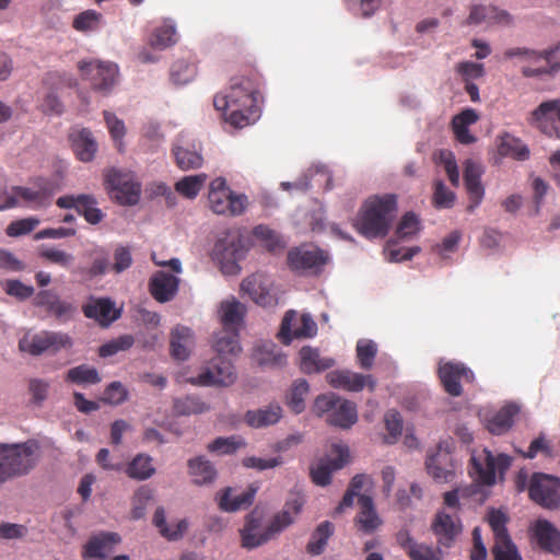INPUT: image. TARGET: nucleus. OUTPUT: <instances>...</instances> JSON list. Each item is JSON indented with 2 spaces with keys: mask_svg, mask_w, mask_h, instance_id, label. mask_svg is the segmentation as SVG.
<instances>
[{
  "mask_svg": "<svg viewBox=\"0 0 560 560\" xmlns=\"http://www.w3.org/2000/svg\"><path fill=\"white\" fill-rule=\"evenodd\" d=\"M71 347L72 339L68 334L61 331L42 330L30 338H23L19 341V349L33 357H38L46 352L55 354L61 349H69Z\"/></svg>",
  "mask_w": 560,
  "mask_h": 560,
  "instance_id": "obj_9",
  "label": "nucleus"
},
{
  "mask_svg": "<svg viewBox=\"0 0 560 560\" xmlns=\"http://www.w3.org/2000/svg\"><path fill=\"white\" fill-rule=\"evenodd\" d=\"M69 139L72 150L80 161L90 162L94 159L97 143L89 129H73L69 135Z\"/></svg>",
  "mask_w": 560,
  "mask_h": 560,
  "instance_id": "obj_26",
  "label": "nucleus"
},
{
  "mask_svg": "<svg viewBox=\"0 0 560 560\" xmlns=\"http://www.w3.org/2000/svg\"><path fill=\"white\" fill-rule=\"evenodd\" d=\"M489 526L491 527L494 540L509 535L506 523L508 516L500 510H490L487 515Z\"/></svg>",
  "mask_w": 560,
  "mask_h": 560,
  "instance_id": "obj_60",
  "label": "nucleus"
},
{
  "mask_svg": "<svg viewBox=\"0 0 560 560\" xmlns=\"http://www.w3.org/2000/svg\"><path fill=\"white\" fill-rule=\"evenodd\" d=\"M195 345L194 332L185 326H176L171 331V355L175 360L184 361L188 359Z\"/></svg>",
  "mask_w": 560,
  "mask_h": 560,
  "instance_id": "obj_27",
  "label": "nucleus"
},
{
  "mask_svg": "<svg viewBox=\"0 0 560 560\" xmlns=\"http://www.w3.org/2000/svg\"><path fill=\"white\" fill-rule=\"evenodd\" d=\"M261 75L254 68H246L231 78L225 93L213 98L217 110L224 112V119L234 128L242 129L254 124L260 115Z\"/></svg>",
  "mask_w": 560,
  "mask_h": 560,
  "instance_id": "obj_1",
  "label": "nucleus"
},
{
  "mask_svg": "<svg viewBox=\"0 0 560 560\" xmlns=\"http://www.w3.org/2000/svg\"><path fill=\"white\" fill-rule=\"evenodd\" d=\"M125 471L130 479L142 481L150 479L156 469L150 455L139 453L129 462Z\"/></svg>",
  "mask_w": 560,
  "mask_h": 560,
  "instance_id": "obj_36",
  "label": "nucleus"
},
{
  "mask_svg": "<svg viewBox=\"0 0 560 560\" xmlns=\"http://www.w3.org/2000/svg\"><path fill=\"white\" fill-rule=\"evenodd\" d=\"M36 187L37 189L24 186H13L11 190L32 208L37 209L47 207L54 194L51 183L39 178L36 182Z\"/></svg>",
  "mask_w": 560,
  "mask_h": 560,
  "instance_id": "obj_24",
  "label": "nucleus"
},
{
  "mask_svg": "<svg viewBox=\"0 0 560 560\" xmlns=\"http://www.w3.org/2000/svg\"><path fill=\"white\" fill-rule=\"evenodd\" d=\"M135 339L131 335H122L102 345L98 349V354L102 358L112 357L120 351L130 349Z\"/></svg>",
  "mask_w": 560,
  "mask_h": 560,
  "instance_id": "obj_56",
  "label": "nucleus"
},
{
  "mask_svg": "<svg viewBox=\"0 0 560 560\" xmlns=\"http://www.w3.org/2000/svg\"><path fill=\"white\" fill-rule=\"evenodd\" d=\"M208 176L203 173L197 175L185 176L175 184V190L189 199L197 197Z\"/></svg>",
  "mask_w": 560,
  "mask_h": 560,
  "instance_id": "obj_47",
  "label": "nucleus"
},
{
  "mask_svg": "<svg viewBox=\"0 0 560 560\" xmlns=\"http://www.w3.org/2000/svg\"><path fill=\"white\" fill-rule=\"evenodd\" d=\"M176 31L173 25H162L156 27L150 36L149 44L156 49H165L176 42Z\"/></svg>",
  "mask_w": 560,
  "mask_h": 560,
  "instance_id": "obj_54",
  "label": "nucleus"
},
{
  "mask_svg": "<svg viewBox=\"0 0 560 560\" xmlns=\"http://www.w3.org/2000/svg\"><path fill=\"white\" fill-rule=\"evenodd\" d=\"M439 377L444 390L454 397H458L463 394L462 382L472 383L475 380L472 371L460 362L440 364Z\"/></svg>",
  "mask_w": 560,
  "mask_h": 560,
  "instance_id": "obj_18",
  "label": "nucleus"
},
{
  "mask_svg": "<svg viewBox=\"0 0 560 560\" xmlns=\"http://www.w3.org/2000/svg\"><path fill=\"white\" fill-rule=\"evenodd\" d=\"M529 122L546 136L560 139V98L542 102L532 112Z\"/></svg>",
  "mask_w": 560,
  "mask_h": 560,
  "instance_id": "obj_15",
  "label": "nucleus"
},
{
  "mask_svg": "<svg viewBox=\"0 0 560 560\" xmlns=\"http://www.w3.org/2000/svg\"><path fill=\"white\" fill-rule=\"evenodd\" d=\"M528 493L529 498L539 505L550 510H560V481L558 478L541 472L534 474Z\"/></svg>",
  "mask_w": 560,
  "mask_h": 560,
  "instance_id": "obj_12",
  "label": "nucleus"
},
{
  "mask_svg": "<svg viewBox=\"0 0 560 560\" xmlns=\"http://www.w3.org/2000/svg\"><path fill=\"white\" fill-rule=\"evenodd\" d=\"M82 312L85 317L94 319L102 327H108L120 317V311L115 307V303L108 298H91L82 306Z\"/></svg>",
  "mask_w": 560,
  "mask_h": 560,
  "instance_id": "obj_22",
  "label": "nucleus"
},
{
  "mask_svg": "<svg viewBox=\"0 0 560 560\" xmlns=\"http://www.w3.org/2000/svg\"><path fill=\"white\" fill-rule=\"evenodd\" d=\"M128 398V390L120 382H112L104 390L103 401L120 405Z\"/></svg>",
  "mask_w": 560,
  "mask_h": 560,
  "instance_id": "obj_64",
  "label": "nucleus"
},
{
  "mask_svg": "<svg viewBox=\"0 0 560 560\" xmlns=\"http://www.w3.org/2000/svg\"><path fill=\"white\" fill-rule=\"evenodd\" d=\"M213 348L218 357L236 354L241 351L237 329L223 328L214 335Z\"/></svg>",
  "mask_w": 560,
  "mask_h": 560,
  "instance_id": "obj_40",
  "label": "nucleus"
},
{
  "mask_svg": "<svg viewBox=\"0 0 560 560\" xmlns=\"http://www.w3.org/2000/svg\"><path fill=\"white\" fill-rule=\"evenodd\" d=\"M220 313L224 328L237 329L246 314V307L235 298H232L221 302Z\"/></svg>",
  "mask_w": 560,
  "mask_h": 560,
  "instance_id": "obj_37",
  "label": "nucleus"
},
{
  "mask_svg": "<svg viewBox=\"0 0 560 560\" xmlns=\"http://www.w3.org/2000/svg\"><path fill=\"white\" fill-rule=\"evenodd\" d=\"M335 365V360L320 355L318 349L304 346L300 350V368L306 374L319 373Z\"/></svg>",
  "mask_w": 560,
  "mask_h": 560,
  "instance_id": "obj_29",
  "label": "nucleus"
},
{
  "mask_svg": "<svg viewBox=\"0 0 560 560\" xmlns=\"http://www.w3.org/2000/svg\"><path fill=\"white\" fill-rule=\"evenodd\" d=\"M256 488H249L240 494L232 497V489L226 488L220 497L219 506L226 512H235L249 506L256 493Z\"/></svg>",
  "mask_w": 560,
  "mask_h": 560,
  "instance_id": "obj_39",
  "label": "nucleus"
},
{
  "mask_svg": "<svg viewBox=\"0 0 560 560\" xmlns=\"http://www.w3.org/2000/svg\"><path fill=\"white\" fill-rule=\"evenodd\" d=\"M174 410L177 415L189 416L202 413L209 410V406L196 396H186L174 401Z\"/></svg>",
  "mask_w": 560,
  "mask_h": 560,
  "instance_id": "obj_52",
  "label": "nucleus"
},
{
  "mask_svg": "<svg viewBox=\"0 0 560 560\" xmlns=\"http://www.w3.org/2000/svg\"><path fill=\"white\" fill-rule=\"evenodd\" d=\"M282 417V408L279 405H269L256 410H248L245 421L249 427L262 428L277 423Z\"/></svg>",
  "mask_w": 560,
  "mask_h": 560,
  "instance_id": "obj_34",
  "label": "nucleus"
},
{
  "mask_svg": "<svg viewBox=\"0 0 560 560\" xmlns=\"http://www.w3.org/2000/svg\"><path fill=\"white\" fill-rule=\"evenodd\" d=\"M66 382L78 385H92L101 382V376L95 368L81 364L68 370Z\"/></svg>",
  "mask_w": 560,
  "mask_h": 560,
  "instance_id": "obj_43",
  "label": "nucleus"
},
{
  "mask_svg": "<svg viewBox=\"0 0 560 560\" xmlns=\"http://www.w3.org/2000/svg\"><path fill=\"white\" fill-rule=\"evenodd\" d=\"M38 256L45 261L57 265L65 269H70L74 261V256L66 250L43 245L38 249Z\"/></svg>",
  "mask_w": 560,
  "mask_h": 560,
  "instance_id": "obj_46",
  "label": "nucleus"
},
{
  "mask_svg": "<svg viewBox=\"0 0 560 560\" xmlns=\"http://www.w3.org/2000/svg\"><path fill=\"white\" fill-rule=\"evenodd\" d=\"M317 332V325L308 314L298 318V313L288 311L282 319L279 338L284 345H289L294 338H312Z\"/></svg>",
  "mask_w": 560,
  "mask_h": 560,
  "instance_id": "obj_14",
  "label": "nucleus"
},
{
  "mask_svg": "<svg viewBox=\"0 0 560 560\" xmlns=\"http://www.w3.org/2000/svg\"><path fill=\"white\" fill-rule=\"evenodd\" d=\"M357 359L361 369L370 370L377 354V346L373 340L360 339L357 342Z\"/></svg>",
  "mask_w": 560,
  "mask_h": 560,
  "instance_id": "obj_53",
  "label": "nucleus"
},
{
  "mask_svg": "<svg viewBox=\"0 0 560 560\" xmlns=\"http://www.w3.org/2000/svg\"><path fill=\"white\" fill-rule=\"evenodd\" d=\"M425 467L428 474L439 482H448L454 477L448 454L436 453L427 458Z\"/></svg>",
  "mask_w": 560,
  "mask_h": 560,
  "instance_id": "obj_32",
  "label": "nucleus"
},
{
  "mask_svg": "<svg viewBox=\"0 0 560 560\" xmlns=\"http://www.w3.org/2000/svg\"><path fill=\"white\" fill-rule=\"evenodd\" d=\"M431 527L440 548H451L462 533L459 521L444 512H439L435 515Z\"/></svg>",
  "mask_w": 560,
  "mask_h": 560,
  "instance_id": "obj_23",
  "label": "nucleus"
},
{
  "mask_svg": "<svg viewBox=\"0 0 560 560\" xmlns=\"http://www.w3.org/2000/svg\"><path fill=\"white\" fill-rule=\"evenodd\" d=\"M197 68L195 62L186 59H177L171 67V80L174 84H187L195 79Z\"/></svg>",
  "mask_w": 560,
  "mask_h": 560,
  "instance_id": "obj_45",
  "label": "nucleus"
},
{
  "mask_svg": "<svg viewBox=\"0 0 560 560\" xmlns=\"http://www.w3.org/2000/svg\"><path fill=\"white\" fill-rule=\"evenodd\" d=\"M178 283L177 277L158 271L150 279L149 290L158 302L165 303L174 299L178 290Z\"/></svg>",
  "mask_w": 560,
  "mask_h": 560,
  "instance_id": "obj_25",
  "label": "nucleus"
},
{
  "mask_svg": "<svg viewBox=\"0 0 560 560\" xmlns=\"http://www.w3.org/2000/svg\"><path fill=\"white\" fill-rule=\"evenodd\" d=\"M399 540L411 560H442L443 553L440 547L433 548L425 544L416 542L409 536L402 540V534Z\"/></svg>",
  "mask_w": 560,
  "mask_h": 560,
  "instance_id": "obj_35",
  "label": "nucleus"
},
{
  "mask_svg": "<svg viewBox=\"0 0 560 560\" xmlns=\"http://www.w3.org/2000/svg\"><path fill=\"white\" fill-rule=\"evenodd\" d=\"M106 184L113 197L124 206L137 205L141 196V184L132 173L110 170L106 174Z\"/></svg>",
  "mask_w": 560,
  "mask_h": 560,
  "instance_id": "obj_10",
  "label": "nucleus"
},
{
  "mask_svg": "<svg viewBox=\"0 0 560 560\" xmlns=\"http://www.w3.org/2000/svg\"><path fill=\"white\" fill-rule=\"evenodd\" d=\"M396 209L394 195L371 197L361 207L354 228L366 238L384 237L389 231Z\"/></svg>",
  "mask_w": 560,
  "mask_h": 560,
  "instance_id": "obj_2",
  "label": "nucleus"
},
{
  "mask_svg": "<svg viewBox=\"0 0 560 560\" xmlns=\"http://www.w3.org/2000/svg\"><path fill=\"white\" fill-rule=\"evenodd\" d=\"M310 386L305 380H298L293 383L287 395V405L294 413H301L305 409V397Z\"/></svg>",
  "mask_w": 560,
  "mask_h": 560,
  "instance_id": "obj_48",
  "label": "nucleus"
},
{
  "mask_svg": "<svg viewBox=\"0 0 560 560\" xmlns=\"http://www.w3.org/2000/svg\"><path fill=\"white\" fill-rule=\"evenodd\" d=\"M121 542L118 533L101 532L90 537L83 547L82 558L84 560H105L114 550L115 546Z\"/></svg>",
  "mask_w": 560,
  "mask_h": 560,
  "instance_id": "obj_19",
  "label": "nucleus"
},
{
  "mask_svg": "<svg viewBox=\"0 0 560 560\" xmlns=\"http://www.w3.org/2000/svg\"><path fill=\"white\" fill-rule=\"evenodd\" d=\"M494 560H522L510 535L495 539L492 547Z\"/></svg>",
  "mask_w": 560,
  "mask_h": 560,
  "instance_id": "obj_51",
  "label": "nucleus"
},
{
  "mask_svg": "<svg viewBox=\"0 0 560 560\" xmlns=\"http://www.w3.org/2000/svg\"><path fill=\"white\" fill-rule=\"evenodd\" d=\"M78 70L82 80L88 81L95 92L107 95L118 82L119 70L110 61L97 59L80 60Z\"/></svg>",
  "mask_w": 560,
  "mask_h": 560,
  "instance_id": "obj_5",
  "label": "nucleus"
},
{
  "mask_svg": "<svg viewBox=\"0 0 560 560\" xmlns=\"http://www.w3.org/2000/svg\"><path fill=\"white\" fill-rule=\"evenodd\" d=\"M483 173L480 163L467 160L464 167V183L469 195V205L467 211L472 212L482 201L485 188L481 184V175Z\"/></svg>",
  "mask_w": 560,
  "mask_h": 560,
  "instance_id": "obj_21",
  "label": "nucleus"
},
{
  "mask_svg": "<svg viewBox=\"0 0 560 560\" xmlns=\"http://www.w3.org/2000/svg\"><path fill=\"white\" fill-rule=\"evenodd\" d=\"M359 513L355 517V523L360 530L366 534H371L382 525V520L378 516L373 499L370 495H360L359 500Z\"/></svg>",
  "mask_w": 560,
  "mask_h": 560,
  "instance_id": "obj_28",
  "label": "nucleus"
},
{
  "mask_svg": "<svg viewBox=\"0 0 560 560\" xmlns=\"http://www.w3.org/2000/svg\"><path fill=\"white\" fill-rule=\"evenodd\" d=\"M334 457L320 458L310 468L312 481L317 486H327L331 481V474L341 469L348 462L349 451L346 446L334 444Z\"/></svg>",
  "mask_w": 560,
  "mask_h": 560,
  "instance_id": "obj_16",
  "label": "nucleus"
},
{
  "mask_svg": "<svg viewBox=\"0 0 560 560\" xmlns=\"http://www.w3.org/2000/svg\"><path fill=\"white\" fill-rule=\"evenodd\" d=\"M208 199L214 213L232 217L241 215L248 205L247 197L244 194H234L223 177H218L210 183Z\"/></svg>",
  "mask_w": 560,
  "mask_h": 560,
  "instance_id": "obj_7",
  "label": "nucleus"
},
{
  "mask_svg": "<svg viewBox=\"0 0 560 560\" xmlns=\"http://www.w3.org/2000/svg\"><path fill=\"white\" fill-rule=\"evenodd\" d=\"M39 444L28 440L20 444H0V466L8 479L28 474L39 459Z\"/></svg>",
  "mask_w": 560,
  "mask_h": 560,
  "instance_id": "obj_4",
  "label": "nucleus"
},
{
  "mask_svg": "<svg viewBox=\"0 0 560 560\" xmlns=\"http://www.w3.org/2000/svg\"><path fill=\"white\" fill-rule=\"evenodd\" d=\"M172 151L175 156L176 165L182 171L199 168L203 163L202 155L196 150L176 145Z\"/></svg>",
  "mask_w": 560,
  "mask_h": 560,
  "instance_id": "obj_44",
  "label": "nucleus"
},
{
  "mask_svg": "<svg viewBox=\"0 0 560 560\" xmlns=\"http://www.w3.org/2000/svg\"><path fill=\"white\" fill-rule=\"evenodd\" d=\"M246 445L245 441L237 435L228 438H217L214 441L208 444L207 450L210 453H217L219 455L234 454L238 448Z\"/></svg>",
  "mask_w": 560,
  "mask_h": 560,
  "instance_id": "obj_49",
  "label": "nucleus"
},
{
  "mask_svg": "<svg viewBox=\"0 0 560 560\" xmlns=\"http://www.w3.org/2000/svg\"><path fill=\"white\" fill-rule=\"evenodd\" d=\"M104 119L106 122V126L108 128V131L110 133V137L116 143V147L119 151L122 150V138L126 133L125 124L122 120L118 119L115 114L105 110L104 112Z\"/></svg>",
  "mask_w": 560,
  "mask_h": 560,
  "instance_id": "obj_58",
  "label": "nucleus"
},
{
  "mask_svg": "<svg viewBox=\"0 0 560 560\" xmlns=\"http://www.w3.org/2000/svg\"><path fill=\"white\" fill-rule=\"evenodd\" d=\"M511 466V457L499 454L497 457L487 448L472 454L470 458L469 475L475 482L492 486L495 482V471H505Z\"/></svg>",
  "mask_w": 560,
  "mask_h": 560,
  "instance_id": "obj_8",
  "label": "nucleus"
},
{
  "mask_svg": "<svg viewBox=\"0 0 560 560\" xmlns=\"http://www.w3.org/2000/svg\"><path fill=\"white\" fill-rule=\"evenodd\" d=\"M4 292L20 301H25L34 294V288L26 285L20 280L9 279L2 283Z\"/></svg>",
  "mask_w": 560,
  "mask_h": 560,
  "instance_id": "obj_59",
  "label": "nucleus"
},
{
  "mask_svg": "<svg viewBox=\"0 0 560 560\" xmlns=\"http://www.w3.org/2000/svg\"><path fill=\"white\" fill-rule=\"evenodd\" d=\"M303 505L304 499L295 494L287 501L283 510L273 516L269 526L264 532L259 530L257 520L248 517L244 528L241 530L242 546L253 549L267 542L293 523L294 516L301 512Z\"/></svg>",
  "mask_w": 560,
  "mask_h": 560,
  "instance_id": "obj_3",
  "label": "nucleus"
},
{
  "mask_svg": "<svg viewBox=\"0 0 560 560\" xmlns=\"http://www.w3.org/2000/svg\"><path fill=\"white\" fill-rule=\"evenodd\" d=\"M334 534V525L329 521H324L317 525L311 535L310 541L306 545L307 553L312 556H319L324 552L328 539Z\"/></svg>",
  "mask_w": 560,
  "mask_h": 560,
  "instance_id": "obj_41",
  "label": "nucleus"
},
{
  "mask_svg": "<svg viewBox=\"0 0 560 560\" xmlns=\"http://www.w3.org/2000/svg\"><path fill=\"white\" fill-rule=\"evenodd\" d=\"M534 536L541 549L550 552L560 550V533L548 521L539 520L534 527Z\"/></svg>",
  "mask_w": 560,
  "mask_h": 560,
  "instance_id": "obj_31",
  "label": "nucleus"
},
{
  "mask_svg": "<svg viewBox=\"0 0 560 560\" xmlns=\"http://www.w3.org/2000/svg\"><path fill=\"white\" fill-rule=\"evenodd\" d=\"M96 205L97 201L92 195H79L78 213L90 224H97L103 220L104 215Z\"/></svg>",
  "mask_w": 560,
  "mask_h": 560,
  "instance_id": "obj_50",
  "label": "nucleus"
},
{
  "mask_svg": "<svg viewBox=\"0 0 560 560\" xmlns=\"http://www.w3.org/2000/svg\"><path fill=\"white\" fill-rule=\"evenodd\" d=\"M358 420V411L354 402L338 397V402L334 406L331 413L327 417V422L334 427L349 429Z\"/></svg>",
  "mask_w": 560,
  "mask_h": 560,
  "instance_id": "obj_30",
  "label": "nucleus"
},
{
  "mask_svg": "<svg viewBox=\"0 0 560 560\" xmlns=\"http://www.w3.org/2000/svg\"><path fill=\"white\" fill-rule=\"evenodd\" d=\"M384 422L388 431V435L384 439L385 443H396L402 431V418L400 413L393 409L388 410L384 416Z\"/></svg>",
  "mask_w": 560,
  "mask_h": 560,
  "instance_id": "obj_57",
  "label": "nucleus"
},
{
  "mask_svg": "<svg viewBox=\"0 0 560 560\" xmlns=\"http://www.w3.org/2000/svg\"><path fill=\"white\" fill-rule=\"evenodd\" d=\"M456 195L438 179L433 184L432 203L436 209H450L454 206Z\"/></svg>",
  "mask_w": 560,
  "mask_h": 560,
  "instance_id": "obj_55",
  "label": "nucleus"
},
{
  "mask_svg": "<svg viewBox=\"0 0 560 560\" xmlns=\"http://www.w3.org/2000/svg\"><path fill=\"white\" fill-rule=\"evenodd\" d=\"M245 254L242 236L236 231L224 232L215 242L212 256L224 275H237Z\"/></svg>",
  "mask_w": 560,
  "mask_h": 560,
  "instance_id": "obj_6",
  "label": "nucleus"
},
{
  "mask_svg": "<svg viewBox=\"0 0 560 560\" xmlns=\"http://www.w3.org/2000/svg\"><path fill=\"white\" fill-rule=\"evenodd\" d=\"M327 382L334 388H342L349 392H361L365 386L374 390L376 382L372 375H363L349 370H336L326 375Z\"/></svg>",
  "mask_w": 560,
  "mask_h": 560,
  "instance_id": "obj_20",
  "label": "nucleus"
},
{
  "mask_svg": "<svg viewBox=\"0 0 560 560\" xmlns=\"http://www.w3.org/2000/svg\"><path fill=\"white\" fill-rule=\"evenodd\" d=\"M498 153L501 156L512 158L517 161H526L530 155L528 147L520 138L508 132L500 137Z\"/></svg>",
  "mask_w": 560,
  "mask_h": 560,
  "instance_id": "obj_33",
  "label": "nucleus"
},
{
  "mask_svg": "<svg viewBox=\"0 0 560 560\" xmlns=\"http://www.w3.org/2000/svg\"><path fill=\"white\" fill-rule=\"evenodd\" d=\"M518 408L514 405L502 407L491 419L488 420L487 429L495 435H501L511 429L513 419Z\"/></svg>",
  "mask_w": 560,
  "mask_h": 560,
  "instance_id": "obj_42",
  "label": "nucleus"
},
{
  "mask_svg": "<svg viewBox=\"0 0 560 560\" xmlns=\"http://www.w3.org/2000/svg\"><path fill=\"white\" fill-rule=\"evenodd\" d=\"M288 265L299 273H318L328 260L325 252L315 247H294L288 253Z\"/></svg>",
  "mask_w": 560,
  "mask_h": 560,
  "instance_id": "obj_13",
  "label": "nucleus"
},
{
  "mask_svg": "<svg viewBox=\"0 0 560 560\" xmlns=\"http://www.w3.org/2000/svg\"><path fill=\"white\" fill-rule=\"evenodd\" d=\"M241 291L257 305L266 307L277 304L273 283L262 273H253L245 278L241 283Z\"/></svg>",
  "mask_w": 560,
  "mask_h": 560,
  "instance_id": "obj_17",
  "label": "nucleus"
},
{
  "mask_svg": "<svg viewBox=\"0 0 560 560\" xmlns=\"http://www.w3.org/2000/svg\"><path fill=\"white\" fill-rule=\"evenodd\" d=\"M236 373L232 362L223 357L214 358L196 377H189L188 383L196 386L228 387L235 383Z\"/></svg>",
  "mask_w": 560,
  "mask_h": 560,
  "instance_id": "obj_11",
  "label": "nucleus"
},
{
  "mask_svg": "<svg viewBox=\"0 0 560 560\" xmlns=\"http://www.w3.org/2000/svg\"><path fill=\"white\" fill-rule=\"evenodd\" d=\"M108 267L109 264L107 257L105 255H100L93 259L91 267H80L74 269L72 272L92 279L94 277L104 275L107 271Z\"/></svg>",
  "mask_w": 560,
  "mask_h": 560,
  "instance_id": "obj_62",
  "label": "nucleus"
},
{
  "mask_svg": "<svg viewBox=\"0 0 560 560\" xmlns=\"http://www.w3.org/2000/svg\"><path fill=\"white\" fill-rule=\"evenodd\" d=\"M37 218H25L12 221L5 229V233L10 237H18L31 233L37 225Z\"/></svg>",
  "mask_w": 560,
  "mask_h": 560,
  "instance_id": "obj_61",
  "label": "nucleus"
},
{
  "mask_svg": "<svg viewBox=\"0 0 560 560\" xmlns=\"http://www.w3.org/2000/svg\"><path fill=\"white\" fill-rule=\"evenodd\" d=\"M190 476L197 485L211 483L217 478V469L213 464L203 456L191 458L187 463Z\"/></svg>",
  "mask_w": 560,
  "mask_h": 560,
  "instance_id": "obj_38",
  "label": "nucleus"
},
{
  "mask_svg": "<svg viewBox=\"0 0 560 560\" xmlns=\"http://www.w3.org/2000/svg\"><path fill=\"white\" fill-rule=\"evenodd\" d=\"M419 225L420 222L418 217L412 212H408L401 218L397 226L396 234L400 240L408 238L417 234L419 231Z\"/></svg>",
  "mask_w": 560,
  "mask_h": 560,
  "instance_id": "obj_63",
  "label": "nucleus"
}]
</instances>
